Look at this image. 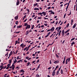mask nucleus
<instances>
[{"mask_svg":"<svg viewBox=\"0 0 77 77\" xmlns=\"http://www.w3.org/2000/svg\"><path fill=\"white\" fill-rule=\"evenodd\" d=\"M30 25H28L26 26V30H27V29H30Z\"/></svg>","mask_w":77,"mask_h":77,"instance_id":"obj_1","label":"nucleus"},{"mask_svg":"<svg viewBox=\"0 0 77 77\" xmlns=\"http://www.w3.org/2000/svg\"><path fill=\"white\" fill-rule=\"evenodd\" d=\"M55 74H56V71H54V70L52 72V76H54V75H55Z\"/></svg>","mask_w":77,"mask_h":77,"instance_id":"obj_2","label":"nucleus"},{"mask_svg":"<svg viewBox=\"0 0 77 77\" xmlns=\"http://www.w3.org/2000/svg\"><path fill=\"white\" fill-rule=\"evenodd\" d=\"M65 33V31L63 29L62 32V35L63 36H64V34Z\"/></svg>","mask_w":77,"mask_h":77,"instance_id":"obj_3","label":"nucleus"},{"mask_svg":"<svg viewBox=\"0 0 77 77\" xmlns=\"http://www.w3.org/2000/svg\"><path fill=\"white\" fill-rule=\"evenodd\" d=\"M30 47H31V45H29L27 47V49H26V51H27L28 50H29V48Z\"/></svg>","mask_w":77,"mask_h":77,"instance_id":"obj_4","label":"nucleus"},{"mask_svg":"<svg viewBox=\"0 0 77 77\" xmlns=\"http://www.w3.org/2000/svg\"><path fill=\"white\" fill-rule=\"evenodd\" d=\"M59 61L58 60H56L55 62H54V63H55V64H56V63H58Z\"/></svg>","mask_w":77,"mask_h":77,"instance_id":"obj_5","label":"nucleus"},{"mask_svg":"<svg viewBox=\"0 0 77 77\" xmlns=\"http://www.w3.org/2000/svg\"><path fill=\"white\" fill-rule=\"evenodd\" d=\"M20 4V1L17 0V2L16 5L17 6H18Z\"/></svg>","mask_w":77,"mask_h":77,"instance_id":"obj_6","label":"nucleus"},{"mask_svg":"<svg viewBox=\"0 0 77 77\" xmlns=\"http://www.w3.org/2000/svg\"><path fill=\"white\" fill-rule=\"evenodd\" d=\"M76 26H77V23H75L74 25V26L72 27L73 29H74V28L76 27Z\"/></svg>","mask_w":77,"mask_h":77,"instance_id":"obj_7","label":"nucleus"},{"mask_svg":"<svg viewBox=\"0 0 77 77\" xmlns=\"http://www.w3.org/2000/svg\"><path fill=\"white\" fill-rule=\"evenodd\" d=\"M51 32H53L54 30V27H53L51 29Z\"/></svg>","mask_w":77,"mask_h":77,"instance_id":"obj_8","label":"nucleus"},{"mask_svg":"<svg viewBox=\"0 0 77 77\" xmlns=\"http://www.w3.org/2000/svg\"><path fill=\"white\" fill-rule=\"evenodd\" d=\"M25 71L23 70V69H21L20 71V72H23V73Z\"/></svg>","mask_w":77,"mask_h":77,"instance_id":"obj_9","label":"nucleus"},{"mask_svg":"<svg viewBox=\"0 0 77 77\" xmlns=\"http://www.w3.org/2000/svg\"><path fill=\"white\" fill-rule=\"evenodd\" d=\"M14 19H15V20H18V16H17L16 17H14Z\"/></svg>","mask_w":77,"mask_h":77,"instance_id":"obj_10","label":"nucleus"},{"mask_svg":"<svg viewBox=\"0 0 77 77\" xmlns=\"http://www.w3.org/2000/svg\"><path fill=\"white\" fill-rule=\"evenodd\" d=\"M42 14H43V15L45 16L46 15V12H42Z\"/></svg>","mask_w":77,"mask_h":77,"instance_id":"obj_11","label":"nucleus"},{"mask_svg":"<svg viewBox=\"0 0 77 77\" xmlns=\"http://www.w3.org/2000/svg\"><path fill=\"white\" fill-rule=\"evenodd\" d=\"M34 10H35V11H37H37H39V9L38 8H34Z\"/></svg>","mask_w":77,"mask_h":77,"instance_id":"obj_12","label":"nucleus"},{"mask_svg":"<svg viewBox=\"0 0 77 77\" xmlns=\"http://www.w3.org/2000/svg\"><path fill=\"white\" fill-rule=\"evenodd\" d=\"M38 5V3H36V4H34V5H33V7H35L36 6H37V5Z\"/></svg>","mask_w":77,"mask_h":77,"instance_id":"obj_13","label":"nucleus"},{"mask_svg":"<svg viewBox=\"0 0 77 77\" xmlns=\"http://www.w3.org/2000/svg\"><path fill=\"white\" fill-rule=\"evenodd\" d=\"M8 63H12V60H9Z\"/></svg>","mask_w":77,"mask_h":77,"instance_id":"obj_14","label":"nucleus"},{"mask_svg":"<svg viewBox=\"0 0 77 77\" xmlns=\"http://www.w3.org/2000/svg\"><path fill=\"white\" fill-rule=\"evenodd\" d=\"M67 59L68 60V62H69V61H70V60H71V58L70 57Z\"/></svg>","mask_w":77,"mask_h":77,"instance_id":"obj_15","label":"nucleus"},{"mask_svg":"<svg viewBox=\"0 0 77 77\" xmlns=\"http://www.w3.org/2000/svg\"><path fill=\"white\" fill-rule=\"evenodd\" d=\"M21 27H22V25L19 26H17V28L18 29V28H21Z\"/></svg>","mask_w":77,"mask_h":77,"instance_id":"obj_16","label":"nucleus"},{"mask_svg":"<svg viewBox=\"0 0 77 77\" xmlns=\"http://www.w3.org/2000/svg\"><path fill=\"white\" fill-rule=\"evenodd\" d=\"M12 68H15V65L12 64L11 66Z\"/></svg>","mask_w":77,"mask_h":77,"instance_id":"obj_17","label":"nucleus"},{"mask_svg":"<svg viewBox=\"0 0 77 77\" xmlns=\"http://www.w3.org/2000/svg\"><path fill=\"white\" fill-rule=\"evenodd\" d=\"M61 32H62V30H60L59 32L58 36H60V34H61Z\"/></svg>","mask_w":77,"mask_h":77,"instance_id":"obj_18","label":"nucleus"},{"mask_svg":"<svg viewBox=\"0 0 77 77\" xmlns=\"http://www.w3.org/2000/svg\"><path fill=\"white\" fill-rule=\"evenodd\" d=\"M26 11H28V12H27L28 14H29V12H30V10H29V9H28L26 10Z\"/></svg>","mask_w":77,"mask_h":77,"instance_id":"obj_19","label":"nucleus"},{"mask_svg":"<svg viewBox=\"0 0 77 77\" xmlns=\"http://www.w3.org/2000/svg\"><path fill=\"white\" fill-rule=\"evenodd\" d=\"M69 23H68L66 25V28H68V27H69Z\"/></svg>","mask_w":77,"mask_h":77,"instance_id":"obj_20","label":"nucleus"},{"mask_svg":"<svg viewBox=\"0 0 77 77\" xmlns=\"http://www.w3.org/2000/svg\"><path fill=\"white\" fill-rule=\"evenodd\" d=\"M59 71H57V72H56V75H57L59 74Z\"/></svg>","mask_w":77,"mask_h":77,"instance_id":"obj_21","label":"nucleus"},{"mask_svg":"<svg viewBox=\"0 0 77 77\" xmlns=\"http://www.w3.org/2000/svg\"><path fill=\"white\" fill-rule=\"evenodd\" d=\"M29 65H30V62H29L28 63H27L26 66H29Z\"/></svg>","mask_w":77,"mask_h":77,"instance_id":"obj_22","label":"nucleus"},{"mask_svg":"<svg viewBox=\"0 0 77 77\" xmlns=\"http://www.w3.org/2000/svg\"><path fill=\"white\" fill-rule=\"evenodd\" d=\"M71 44L72 46H73V45H74V44H75V42H73L71 43Z\"/></svg>","mask_w":77,"mask_h":77,"instance_id":"obj_23","label":"nucleus"},{"mask_svg":"<svg viewBox=\"0 0 77 77\" xmlns=\"http://www.w3.org/2000/svg\"><path fill=\"white\" fill-rule=\"evenodd\" d=\"M28 24L27 23H24V26H25V27H26V26H27V25H28Z\"/></svg>","mask_w":77,"mask_h":77,"instance_id":"obj_24","label":"nucleus"},{"mask_svg":"<svg viewBox=\"0 0 77 77\" xmlns=\"http://www.w3.org/2000/svg\"><path fill=\"white\" fill-rule=\"evenodd\" d=\"M66 14L65 13L63 17V18H65V17H66Z\"/></svg>","mask_w":77,"mask_h":77,"instance_id":"obj_25","label":"nucleus"},{"mask_svg":"<svg viewBox=\"0 0 77 77\" xmlns=\"http://www.w3.org/2000/svg\"><path fill=\"white\" fill-rule=\"evenodd\" d=\"M65 63L66 64H66H67L68 63V59H66V61L65 62Z\"/></svg>","mask_w":77,"mask_h":77,"instance_id":"obj_26","label":"nucleus"},{"mask_svg":"<svg viewBox=\"0 0 77 77\" xmlns=\"http://www.w3.org/2000/svg\"><path fill=\"white\" fill-rule=\"evenodd\" d=\"M29 34V31H26V35H27Z\"/></svg>","mask_w":77,"mask_h":77,"instance_id":"obj_27","label":"nucleus"},{"mask_svg":"<svg viewBox=\"0 0 77 77\" xmlns=\"http://www.w3.org/2000/svg\"><path fill=\"white\" fill-rule=\"evenodd\" d=\"M34 25H33L32 26V28H31V30H32V29H33V28H34Z\"/></svg>","mask_w":77,"mask_h":77,"instance_id":"obj_28","label":"nucleus"},{"mask_svg":"<svg viewBox=\"0 0 77 77\" xmlns=\"http://www.w3.org/2000/svg\"><path fill=\"white\" fill-rule=\"evenodd\" d=\"M36 77H39V74H36V76H35Z\"/></svg>","mask_w":77,"mask_h":77,"instance_id":"obj_29","label":"nucleus"},{"mask_svg":"<svg viewBox=\"0 0 77 77\" xmlns=\"http://www.w3.org/2000/svg\"><path fill=\"white\" fill-rule=\"evenodd\" d=\"M40 66H41V64H39L38 66L37 67V68H38V69H39V68H40Z\"/></svg>","mask_w":77,"mask_h":77,"instance_id":"obj_30","label":"nucleus"},{"mask_svg":"<svg viewBox=\"0 0 77 77\" xmlns=\"http://www.w3.org/2000/svg\"><path fill=\"white\" fill-rule=\"evenodd\" d=\"M10 66H11V64H8L7 65V66L8 67H9Z\"/></svg>","mask_w":77,"mask_h":77,"instance_id":"obj_31","label":"nucleus"},{"mask_svg":"<svg viewBox=\"0 0 77 77\" xmlns=\"http://www.w3.org/2000/svg\"><path fill=\"white\" fill-rule=\"evenodd\" d=\"M51 14H53V15H54V12H53V11H52V12L51 13Z\"/></svg>","mask_w":77,"mask_h":77,"instance_id":"obj_32","label":"nucleus"},{"mask_svg":"<svg viewBox=\"0 0 77 77\" xmlns=\"http://www.w3.org/2000/svg\"><path fill=\"white\" fill-rule=\"evenodd\" d=\"M61 72H60V73L61 74H63V70H62V69H61Z\"/></svg>","mask_w":77,"mask_h":77,"instance_id":"obj_33","label":"nucleus"},{"mask_svg":"<svg viewBox=\"0 0 77 77\" xmlns=\"http://www.w3.org/2000/svg\"><path fill=\"white\" fill-rule=\"evenodd\" d=\"M38 15H42V13H39L38 14Z\"/></svg>","mask_w":77,"mask_h":77,"instance_id":"obj_34","label":"nucleus"},{"mask_svg":"<svg viewBox=\"0 0 77 77\" xmlns=\"http://www.w3.org/2000/svg\"><path fill=\"white\" fill-rule=\"evenodd\" d=\"M75 38H72L71 40V41H73V40H74L75 39Z\"/></svg>","mask_w":77,"mask_h":77,"instance_id":"obj_35","label":"nucleus"},{"mask_svg":"<svg viewBox=\"0 0 77 77\" xmlns=\"http://www.w3.org/2000/svg\"><path fill=\"white\" fill-rule=\"evenodd\" d=\"M29 57H25V58L26 59H29Z\"/></svg>","mask_w":77,"mask_h":77,"instance_id":"obj_36","label":"nucleus"},{"mask_svg":"<svg viewBox=\"0 0 77 77\" xmlns=\"http://www.w3.org/2000/svg\"><path fill=\"white\" fill-rule=\"evenodd\" d=\"M18 21H17L16 22H15V24H16L17 25H18Z\"/></svg>","mask_w":77,"mask_h":77,"instance_id":"obj_37","label":"nucleus"},{"mask_svg":"<svg viewBox=\"0 0 77 77\" xmlns=\"http://www.w3.org/2000/svg\"><path fill=\"white\" fill-rule=\"evenodd\" d=\"M24 45V44H22L20 45V47H23Z\"/></svg>","mask_w":77,"mask_h":77,"instance_id":"obj_38","label":"nucleus"},{"mask_svg":"<svg viewBox=\"0 0 77 77\" xmlns=\"http://www.w3.org/2000/svg\"><path fill=\"white\" fill-rule=\"evenodd\" d=\"M5 56H7V57H8V52H7V54H6L5 55Z\"/></svg>","mask_w":77,"mask_h":77,"instance_id":"obj_39","label":"nucleus"},{"mask_svg":"<svg viewBox=\"0 0 77 77\" xmlns=\"http://www.w3.org/2000/svg\"><path fill=\"white\" fill-rule=\"evenodd\" d=\"M50 33H51V32H49L48 34V36H49V35H50Z\"/></svg>","mask_w":77,"mask_h":77,"instance_id":"obj_40","label":"nucleus"},{"mask_svg":"<svg viewBox=\"0 0 77 77\" xmlns=\"http://www.w3.org/2000/svg\"><path fill=\"white\" fill-rule=\"evenodd\" d=\"M65 60H63V64H65Z\"/></svg>","mask_w":77,"mask_h":77,"instance_id":"obj_41","label":"nucleus"},{"mask_svg":"<svg viewBox=\"0 0 77 77\" xmlns=\"http://www.w3.org/2000/svg\"><path fill=\"white\" fill-rule=\"evenodd\" d=\"M8 75V74H5V75H4V77H6V75Z\"/></svg>","mask_w":77,"mask_h":77,"instance_id":"obj_42","label":"nucleus"},{"mask_svg":"<svg viewBox=\"0 0 77 77\" xmlns=\"http://www.w3.org/2000/svg\"><path fill=\"white\" fill-rule=\"evenodd\" d=\"M26 49H27V47H26L24 49V51H25L26 50Z\"/></svg>","mask_w":77,"mask_h":77,"instance_id":"obj_43","label":"nucleus"},{"mask_svg":"<svg viewBox=\"0 0 77 77\" xmlns=\"http://www.w3.org/2000/svg\"><path fill=\"white\" fill-rule=\"evenodd\" d=\"M37 19H38V20H40V19H41V17H38Z\"/></svg>","mask_w":77,"mask_h":77,"instance_id":"obj_44","label":"nucleus"},{"mask_svg":"<svg viewBox=\"0 0 77 77\" xmlns=\"http://www.w3.org/2000/svg\"><path fill=\"white\" fill-rule=\"evenodd\" d=\"M74 22V20H73V19H72L71 20V23H73Z\"/></svg>","mask_w":77,"mask_h":77,"instance_id":"obj_45","label":"nucleus"},{"mask_svg":"<svg viewBox=\"0 0 77 77\" xmlns=\"http://www.w3.org/2000/svg\"><path fill=\"white\" fill-rule=\"evenodd\" d=\"M16 62L14 61V63H13V65H14V64H15V63H16Z\"/></svg>","mask_w":77,"mask_h":77,"instance_id":"obj_46","label":"nucleus"},{"mask_svg":"<svg viewBox=\"0 0 77 77\" xmlns=\"http://www.w3.org/2000/svg\"><path fill=\"white\" fill-rule=\"evenodd\" d=\"M36 62V60H34L32 62V63H34Z\"/></svg>","mask_w":77,"mask_h":77,"instance_id":"obj_47","label":"nucleus"},{"mask_svg":"<svg viewBox=\"0 0 77 77\" xmlns=\"http://www.w3.org/2000/svg\"><path fill=\"white\" fill-rule=\"evenodd\" d=\"M62 29V27H59L58 30H60V29Z\"/></svg>","mask_w":77,"mask_h":77,"instance_id":"obj_48","label":"nucleus"},{"mask_svg":"<svg viewBox=\"0 0 77 77\" xmlns=\"http://www.w3.org/2000/svg\"><path fill=\"white\" fill-rule=\"evenodd\" d=\"M44 25H45V26H47V23H44Z\"/></svg>","mask_w":77,"mask_h":77,"instance_id":"obj_49","label":"nucleus"},{"mask_svg":"<svg viewBox=\"0 0 77 77\" xmlns=\"http://www.w3.org/2000/svg\"><path fill=\"white\" fill-rule=\"evenodd\" d=\"M70 30V29H69L68 30H67V31H66V32H67L68 33V32H69V31Z\"/></svg>","mask_w":77,"mask_h":77,"instance_id":"obj_50","label":"nucleus"},{"mask_svg":"<svg viewBox=\"0 0 77 77\" xmlns=\"http://www.w3.org/2000/svg\"><path fill=\"white\" fill-rule=\"evenodd\" d=\"M26 16H27V15H25V16H24V17H23V18H26Z\"/></svg>","mask_w":77,"mask_h":77,"instance_id":"obj_51","label":"nucleus"},{"mask_svg":"<svg viewBox=\"0 0 77 77\" xmlns=\"http://www.w3.org/2000/svg\"><path fill=\"white\" fill-rule=\"evenodd\" d=\"M27 19H26L25 20L23 21V23H24V22H26V21H27Z\"/></svg>","mask_w":77,"mask_h":77,"instance_id":"obj_52","label":"nucleus"},{"mask_svg":"<svg viewBox=\"0 0 77 77\" xmlns=\"http://www.w3.org/2000/svg\"><path fill=\"white\" fill-rule=\"evenodd\" d=\"M39 62V60L38 59V60L36 62V63H38Z\"/></svg>","mask_w":77,"mask_h":77,"instance_id":"obj_53","label":"nucleus"},{"mask_svg":"<svg viewBox=\"0 0 77 77\" xmlns=\"http://www.w3.org/2000/svg\"><path fill=\"white\" fill-rule=\"evenodd\" d=\"M18 41H16V42H15V44H18Z\"/></svg>","mask_w":77,"mask_h":77,"instance_id":"obj_54","label":"nucleus"},{"mask_svg":"<svg viewBox=\"0 0 77 77\" xmlns=\"http://www.w3.org/2000/svg\"><path fill=\"white\" fill-rule=\"evenodd\" d=\"M35 17V15H33L32 16V18H33V17Z\"/></svg>","mask_w":77,"mask_h":77,"instance_id":"obj_55","label":"nucleus"},{"mask_svg":"<svg viewBox=\"0 0 77 77\" xmlns=\"http://www.w3.org/2000/svg\"><path fill=\"white\" fill-rule=\"evenodd\" d=\"M69 35V33L68 32L66 34V35L67 36L68 35Z\"/></svg>","mask_w":77,"mask_h":77,"instance_id":"obj_56","label":"nucleus"},{"mask_svg":"<svg viewBox=\"0 0 77 77\" xmlns=\"http://www.w3.org/2000/svg\"><path fill=\"white\" fill-rule=\"evenodd\" d=\"M59 68V65H57L56 66V68L57 69V68Z\"/></svg>","mask_w":77,"mask_h":77,"instance_id":"obj_57","label":"nucleus"},{"mask_svg":"<svg viewBox=\"0 0 77 77\" xmlns=\"http://www.w3.org/2000/svg\"><path fill=\"white\" fill-rule=\"evenodd\" d=\"M50 8H51V7H49L47 8V9H50Z\"/></svg>","mask_w":77,"mask_h":77,"instance_id":"obj_58","label":"nucleus"},{"mask_svg":"<svg viewBox=\"0 0 77 77\" xmlns=\"http://www.w3.org/2000/svg\"><path fill=\"white\" fill-rule=\"evenodd\" d=\"M56 56L57 57H58V58H59V56H58V55L57 54H56Z\"/></svg>","mask_w":77,"mask_h":77,"instance_id":"obj_59","label":"nucleus"},{"mask_svg":"<svg viewBox=\"0 0 77 77\" xmlns=\"http://www.w3.org/2000/svg\"><path fill=\"white\" fill-rule=\"evenodd\" d=\"M40 1V0H36V2H39Z\"/></svg>","mask_w":77,"mask_h":77,"instance_id":"obj_60","label":"nucleus"},{"mask_svg":"<svg viewBox=\"0 0 77 77\" xmlns=\"http://www.w3.org/2000/svg\"><path fill=\"white\" fill-rule=\"evenodd\" d=\"M51 67H49V68H48V69H51Z\"/></svg>","mask_w":77,"mask_h":77,"instance_id":"obj_61","label":"nucleus"},{"mask_svg":"<svg viewBox=\"0 0 77 77\" xmlns=\"http://www.w3.org/2000/svg\"><path fill=\"white\" fill-rule=\"evenodd\" d=\"M29 53H30V52L28 51L27 53L26 54H29Z\"/></svg>","mask_w":77,"mask_h":77,"instance_id":"obj_62","label":"nucleus"},{"mask_svg":"<svg viewBox=\"0 0 77 77\" xmlns=\"http://www.w3.org/2000/svg\"><path fill=\"white\" fill-rule=\"evenodd\" d=\"M48 35H46L45 37V38H47V37H48Z\"/></svg>","mask_w":77,"mask_h":77,"instance_id":"obj_63","label":"nucleus"},{"mask_svg":"<svg viewBox=\"0 0 77 77\" xmlns=\"http://www.w3.org/2000/svg\"><path fill=\"white\" fill-rule=\"evenodd\" d=\"M3 65H1V66H0V68H3Z\"/></svg>","mask_w":77,"mask_h":77,"instance_id":"obj_64","label":"nucleus"}]
</instances>
